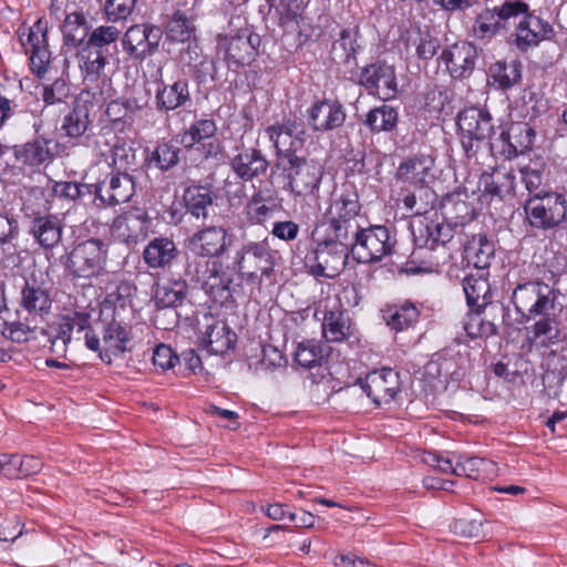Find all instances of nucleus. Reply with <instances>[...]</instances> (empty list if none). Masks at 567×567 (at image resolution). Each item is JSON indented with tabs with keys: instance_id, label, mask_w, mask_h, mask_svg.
<instances>
[{
	"instance_id": "nucleus-1",
	"label": "nucleus",
	"mask_w": 567,
	"mask_h": 567,
	"mask_svg": "<svg viewBox=\"0 0 567 567\" xmlns=\"http://www.w3.org/2000/svg\"><path fill=\"white\" fill-rule=\"evenodd\" d=\"M230 34H218L217 47L225 51L228 68L250 64L257 55L260 37L248 24L246 18L233 17L229 21Z\"/></svg>"
},
{
	"instance_id": "nucleus-2",
	"label": "nucleus",
	"mask_w": 567,
	"mask_h": 567,
	"mask_svg": "<svg viewBox=\"0 0 567 567\" xmlns=\"http://www.w3.org/2000/svg\"><path fill=\"white\" fill-rule=\"evenodd\" d=\"M461 145L467 158L476 157L485 142L491 143L495 123L491 113L483 107H466L457 114Z\"/></svg>"
},
{
	"instance_id": "nucleus-3",
	"label": "nucleus",
	"mask_w": 567,
	"mask_h": 567,
	"mask_svg": "<svg viewBox=\"0 0 567 567\" xmlns=\"http://www.w3.org/2000/svg\"><path fill=\"white\" fill-rule=\"evenodd\" d=\"M524 210L533 227L555 228L566 218L567 200L555 192H538L526 200Z\"/></svg>"
},
{
	"instance_id": "nucleus-4",
	"label": "nucleus",
	"mask_w": 567,
	"mask_h": 567,
	"mask_svg": "<svg viewBox=\"0 0 567 567\" xmlns=\"http://www.w3.org/2000/svg\"><path fill=\"white\" fill-rule=\"evenodd\" d=\"M276 167L286 174L291 192L298 196H307L318 189L323 175L318 162L302 156L282 157L281 162H276Z\"/></svg>"
},
{
	"instance_id": "nucleus-5",
	"label": "nucleus",
	"mask_w": 567,
	"mask_h": 567,
	"mask_svg": "<svg viewBox=\"0 0 567 567\" xmlns=\"http://www.w3.org/2000/svg\"><path fill=\"white\" fill-rule=\"evenodd\" d=\"M535 138L536 131L529 123L514 122L491 141L489 151L493 156L509 161L530 151Z\"/></svg>"
},
{
	"instance_id": "nucleus-6",
	"label": "nucleus",
	"mask_w": 567,
	"mask_h": 567,
	"mask_svg": "<svg viewBox=\"0 0 567 567\" xmlns=\"http://www.w3.org/2000/svg\"><path fill=\"white\" fill-rule=\"evenodd\" d=\"M551 295L547 285L530 281L518 285L513 291L512 300L518 312L532 319L554 310L555 297Z\"/></svg>"
},
{
	"instance_id": "nucleus-7",
	"label": "nucleus",
	"mask_w": 567,
	"mask_h": 567,
	"mask_svg": "<svg viewBox=\"0 0 567 567\" xmlns=\"http://www.w3.org/2000/svg\"><path fill=\"white\" fill-rule=\"evenodd\" d=\"M84 339L85 346L90 350L99 352L101 360L111 364L113 357L121 355L128 350L131 332L121 322L112 320L104 327L102 344L93 330H87L84 333Z\"/></svg>"
},
{
	"instance_id": "nucleus-8",
	"label": "nucleus",
	"mask_w": 567,
	"mask_h": 567,
	"mask_svg": "<svg viewBox=\"0 0 567 567\" xmlns=\"http://www.w3.org/2000/svg\"><path fill=\"white\" fill-rule=\"evenodd\" d=\"M265 133L276 150V162H281L282 157H298L296 153L303 147L307 138L303 123L291 118L267 126Z\"/></svg>"
},
{
	"instance_id": "nucleus-9",
	"label": "nucleus",
	"mask_w": 567,
	"mask_h": 567,
	"mask_svg": "<svg viewBox=\"0 0 567 567\" xmlns=\"http://www.w3.org/2000/svg\"><path fill=\"white\" fill-rule=\"evenodd\" d=\"M120 34V30L114 25H101L91 32L82 53L84 69L89 76L100 75L107 62L104 49L115 43Z\"/></svg>"
},
{
	"instance_id": "nucleus-10",
	"label": "nucleus",
	"mask_w": 567,
	"mask_h": 567,
	"mask_svg": "<svg viewBox=\"0 0 567 567\" xmlns=\"http://www.w3.org/2000/svg\"><path fill=\"white\" fill-rule=\"evenodd\" d=\"M199 346L210 354H224L234 349L236 333L224 321L205 315L199 326Z\"/></svg>"
},
{
	"instance_id": "nucleus-11",
	"label": "nucleus",
	"mask_w": 567,
	"mask_h": 567,
	"mask_svg": "<svg viewBox=\"0 0 567 567\" xmlns=\"http://www.w3.org/2000/svg\"><path fill=\"white\" fill-rule=\"evenodd\" d=\"M435 159L427 154H414L404 159L398 167L395 177L398 181L420 188L427 198L433 193L427 185L435 179Z\"/></svg>"
},
{
	"instance_id": "nucleus-12",
	"label": "nucleus",
	"mask_w": 567,
	"mask_h": 567,
	"mask_svg": "<svg viewBox=\"0 0 567 567\" xmlns=\"http://www.w3.org/2000/svg\"><path fill=\"white\" fill-rule=\"evenodd\" d=\"M47 33L48 21L41 18L29 29L25 40L23 37L20 38L22 45L30 53L31 70L40 79L47 73L51 60Z\"/></svg>"
},
{
	"instance_id": "nucleus-13",
	"label": "nucleus",
	"mask_w": 567,
	"mask_h": 567,
	"mask_svg": "<svg viewBox=\"0 0 567 567\" xmlns=\"http://www.w3.org/2000/svg\"><path fill=\"white\" fill-rule=\"evenodd\" d=\"M362 389L375 405L388 404L401 391L399 372L383 368L367 374Z\"/></svg>"
},
{
	"instance_id": "nucleus-14",
	"label": "nucleus",
	"mask_w": 567,
	"mask_h": 567,
	"mask_svg": "<svg viewBox=\"0 0 567 567\" xmlns=\"http://www.w3.org/2000/svg\"><path fill=\"white\" fill-rule=\"evenodd\" d=\"M163 31L151 24H135L127 29L122 44L123 49L135 59H144L157 50Z\"/></svg>"
},
{
	"instance_id": "nucleus-15",
	"label": "nucleus",
	"mask_w": 567,
	"mask_h": 567,
	"mask_svg": "<svg viewBox=\"0 0 567 567\" xmlns=\"http://www.w3.org/2000/svg\"><path fill=\"white\" fill-rule=\"evenodd\" d=\"M360 84L383 101L394 97L398 92L394 69L385 63H373L363 68Z\"/></svg>"
},
{
	"instance_id": "nucleus-16",
	"label": "nucleus",
	"mask_w": 567,
	"mask_h": 567,
	"mask_svg": "<svg viewBox=\"0 0 567 567\" xmlns=\"http://www.w3.org/2000/svg\"><path fill=\"white\" fill-rule=\"evenodd\" d=\"M308 122L316 132H329L341 127L346 121L343 105L336 99L316 101L308 110Z\"/></svg>"
},
{
	"instance_id": "nucleus-17",
	"label": "nucleus",
	"mask_w": 567,
	"mask_h": 567,
	"mask_svg": "<svg viewBox=\"0 0 567 567\" xmlns=\"http://www.w3.org/2000/svg\"><path fill=\"white\" fill-rule=\"evenodd\" d=\"M477 55L473 43L460 41L443 50L441 59L454 79H467L475 69Z\"/></svg>"
},
{
	"instance_id": "nucleus-18",
	"label": "nucleus",
	"mask_w": 567,
	"mask_h": 567,
	"mask_svg": "<svg viewBox=\"0 0 567 567\" xmlns=\"http://www.w3.org/2000/svg\"><path fill=\"white\" fill-rule=\"evenodd\" d=\"M134 181L126 173H112L95 184L96 197L107 206H116L128 202L134 194Z\"/></svg>"
},
{
	"instance_id": "nucleus-19",
	"label": "nucleus",
	"mask_w": 567,
	"mask_h": 567,
	"mask_svg": "<svg viewBox=\"0 0 567 567\" xmlns=\"http://www.w3.org/2000/svg\"><path fill=\"white\" fill-rule=\"evenodd\" d=\"M553 35V27L547 20L528 12L516 27L515 44L519 51L526 52Z\"/></svg>"
},
{
	"instance_id": "nucleus-20",
	"label": "nucleus",
	"mask_w": 567,
	"mask_h": 567,
	"mask_svg": "<svg viewBox=\"0 0 567 567\" xmlns=\"http://www.w3.org/2000/svg\"><path fill=\"white\" fill-rule=\"evenodd\" d=\"M358 227H352L348 221L318 225L312 231V240L318 247L340 246L342 248H355Z\"/></svg>"
},
{
	"instance_id": "nucleus-21",
	"label": "nucleus",
	"mask_w": 567,
	"mask_h": 567,
	"mask_svg": "<svg viewBox=\"0 0 567 567\" xmlns=\"http://www.w3.org/2000/svg\"><path fill=\"white\" fill-rule=\"evenodd\" d=\"M471 196L464 188H456L445 195L441 203L444 219L453 226H464L476 216V208L470 202Z\"/></svg>"
},
{
	"instance_id": "nucleus-22",
	"label": "nucleus",
	"mask_w": 567,
	"mask_h": 567,
	"mask_svg": "<svg viewBox=\"0 0 567 567\" xmlns=\"http://www.w3.org/2000/svg\"><path fill=\"white\" fill-rule=\"evenodd\" d=\"M380 251L381 254L379 255L372 254L371 250H313L312 254L313 258L318 261L319 274L331 277L333 274L326 272L329 268V257L341 266L350 265L351 260L354 264H370L380 261L384 255L390 254L392 250Z\"/></svg>"
},
{
	"instance_id": "nucleus-23",
	"label": "nucleus",
	"mask_w": 567,
	"mask_h": 567,
	"mask_svg": "<svg viewBox=\"0 0 567 567\" xmlns=\"http://www.w3.org/2000/svg\"><path fill=\"white\" fill-rule=\"evenodd\" d=\"M360 210L359 195L353 185L343 184L332 193L328 215L333 223H350L359 215Z\"/></svg>"
},
{
	"instance_id": "nucleus-24",
	"label": "nucleus",
	"mask_w": 567,
	"mask_h": 567,
	"mask_svg": "<svg viewBox=\"0 0 567 567\" xmlns=\"http://www.w3.org/2000/svg\"><path fill=\"white\" fill-rule=\"evenodd\" d=\"M269 162L257 148H246L234 156L230 167L234 173L244 181H251L255 177L266 174Z\"/></svg>"
},
{
	"instance_id": "nucleus-25",
	"label": "nucleus",
	"mask_w": 567,
	"mask_h": 567,
	"mask_svg": "<svg viewBox=\"0 0 567 567\" xmlns=\"http://www.w3.org/2000/svg\"><path fill=\"white\" fill-rule=\"evenodd\" d=\"M105 254L102 250H71L65 266L78 277L89 278L103 267Z\"/></svg>"
},
{
	"instance_id": "nucleus-26",
	"label": "nucleus",
	"mask_w": 567,
	"mask_h": 567,
	"mask_svg": "<svg viewBox=\"0 0 567 567\" xmlns=\"http://www.w3.org/2000/svg\"><path fill=\"white\" fill-rule=\"evenodd\" d=\"M190 101L188 81L179 79L172 84L161 83L156 91L155 104L158 111H174Z\"/></svg>"
},
{
	"instance_id": "nucleus-27",
	"label": "nucleus",
	"mask_w": 567,
	"mask_h": 567,
	"mask_svg": "<svg viewBox=\"0 0 567 567\" xmlns=\"http://www.w3.org/2000/svg\"><path fill=\"white\" fill-rule=\"evenodd\" d=\"M92 109L93 104L91 102L76 99L72 110L62 120L61 132L71 138L83 136L92 123L90 118Z\"/></svg>"
},
{
	"instance_id": "nucleus-28",
	"label": "nucleus",
	"mask_w": 567,
	"mask_h": 567,
	"mask_svg": "<svg viewBox=\"0 0 567 567\" xmlns=\"http://www.w3.org/2000/svg\"><path fill=\"white\" fill-rule=\"evenodd\" d=\"M217 199V194L210 184L192 185L184 192L187 210L195 217L206 218L207 208Z\"/></svg>"
},
{
	"instance_id": "nucleus-29",
	"label": "nucleus",
	"mask_w": 567,
	"mask_h": 567,
	"mask_svg": "<svg viewBox=\"0 0 567 567\" xmlns=\"http://www.w3.org/2000/svg\"><path fill=\"white\" fill-rule=\"evenodd\" d=\"M90 328V315L86 312L74 311L62 318L58 336L52 341V348L65 351V347L71 342L73 332H86Z\"/></svg>"
},
{
	"instance_id": "nucleus-30",
	"label": "nucleus",
	"mask_w": 567,
	"mask_h": 567,
	"mask_svg": "<svg viewBox=\"0 0 567 567\" xmlns=\"http://www.w3.org/2000/svg\"><path fill=\"white\" fill-rule=\"evenodd\" d=\"M522 69L520 61L516 59L496 61L488 69V78L497 89L505 91L520 82Z\"/></svg>"
},
{
	"instance_id": "nucleus-31",
	"label": "nucleus",
	"mask_w": 567,
	"mask_h": 567,
	"mask_svg": "<svg viewBox=\"0 0 567 567\" xmlns=\"http://www.w3.org/2000/svg\"><path fill=\"white\" fill-rule=\"evenodd\" d=\"M50 140L35 138L14 147L16 158L25 165H40L52 157L49 148Z\"/></svg>"
},
{
	"instance_id": "nucleus-32",
	"label": "nucleus",
	"mask_w": 567,
	"mask_h": 567,
	"mask_svg": "<svg viewBox=\"0 0 567 567\" xmlns=\"http://www.w3.org/2000/svg\"><path fill=\"white\" fill-rule=\"evenodd\" d=\"M195 30L193 20L187 18L184 12L177 10L165 24V37L172 43H185L194 38Z\"/></svg>"
},
{
	"instance_id": "nucleus-33",
	"label": "nucleus",
	"mask_w": 567,
	"mask_h": 567,
	"mask_svg": "<svg viewBox=\"0 0 567 567\" xmlns=\"http://www.w3.org/2000/svg\"><path fill=\"white\" fill-rule=\"evenodd\" d=\"M32 234L42 248H53L61 239L62 227L56 217H39L33 220Z\"/></svg>"
},
{
	"instance_id": "nucleus-34",
	"label": "nucleus",
	"mask_w": 567,
	"mask_h": 567,
	"mask_svg": "<svg viewBox=\"0 0 567 567\" xmlns=\"http://www.w3.org/2000/svg\"><path fill=\"white\" fill-rule=\"evenodd\" d=\"M382 312L386 324L395 331L408 329L413 326L420 317L417 308L409 302H405L400 307L390 306L382 310Z\"/></svg>"
},
{
	"instance_id": "nucleus-35",
	"label": "nucleus",
	"mask_w": 567,
	"mask_h": 567,
	"mask_svg": "<svg viewBox=\"0 0 567 567\" xmlns=\"http://www.w3.org/2000/svg\"><path fill=\"white\" fill-rule=\"evenodd\" d=\"M322 333L329 342H340L350 334V323L343 310H329L322 322Z\"/></svg>"
},
{
	"instance_id": "nucleus-36",
	"label": "nucleus",
	"mask_w": 567,
	"mask_h": 567,
	"mask_svg": "<svg viewBox=\"0 0 567 567\" xmlns=\"http://www.w3.org/2000/svg\"><path fill=\"white\" fill-rule=\"evenodd\" d=\"M399 122L398 110L389 104L374 107L367 114L364 124L372 133L393 131Z\"/></svg>"
},
{
	"instance_id": "nucleus-37",
	"label": "nucleus",
	"mask_w": 567,
	"mask_h": 567,
	"mask_svg": "<svg viewBox=\"0 0 567 567\" xmlns=\"http://www.w3.org/2000/svg\"><path fill=\"white\" fill-rule=\"evenodd\" d=\"M458 467L462 475L472 480H492L498 468L493 461L481 457H464L458 455Z\"/></svg>"
},
{
	"instance_id": "nucleus-38",
	"label": "nucleus",
	"mask_w": 567,
	"mask_h": 567,
	"mask_svg": "<svg viewBox=\"0 0 567 567\" xmlns=\"http://www.w3.org/2000/svg\"><path fill=\"white\" fill-rule=\"evenodd\" d=\"M87 22L82 12L66 14L62 25L64 45L73 48L81 45L87 37Z\"/></svg>"
},
{
	"instance_id": "nucleus-39",
	"label": "nucleus",
	"mask_w": 567,
	"mask_h": 567,
	"mask_svg": "<svg viewBox=\"0 0 567 567\" xmlns=\"http://www.w3.org/2000/svg\"><path fill=\"white\" fill-rule=\"evenodd\" d=\"M358 30L344 29L340 32L339 38L333 42L331 54L337 63L349 64L355 60L358 51Z\"/></svg>"
},
{
	"instance_id": "nucleus-40",
	"label": "nucleus",
	"mask_w": 567,
	"mask_h": 567,
	"mask_svg": "<svg viewBox=\"0 0 567 567\" xmlns=\"http://www.w3.org/2000/svg\"><path fill=\"white\" fill-rule=\"evenodd\" d=\"M515 176L512 173L496 171L494 173H483L480 183L483 185V194L498 197L502 199L514 185Z\"/></svg>"
},
{
	"instance_id": "nucleus-41",
	"label": "nucleus",
	"mask_w": 567,
	"mask_h": 567,
	"mask_svg": "<svg viewBox=\"0 0 567 567\" xmlns=\"http://www.w3.org/2000/svg\"><path fill=\"white\" fill-rule=\"evenodd\" d=\"M463 290L467 305L471 308L477 307V309H480L482 306L486 305L485 298L489 290V286L483 274L478 277H475L472 274L467 275L463 279Z\"/></svg>"
},
{
	"instance_id": "nucleus-42",
	"label": "nucleus",
	"mask_w": 567,
	"mask_h": 567,
	"mask_svg": "<svg viewBox=\"0 0 567 567\" xmlns=\"http://www.w3.org/2000/svg\"><path fill=\"white\" fill-rule=\"evenodd\" d=\"M468 361V351H455L454 349L446 350L441 357L439 362V373L445 378L457 379L460 372L465 369Z\"/></svg>"
},
{
	"instance_id": "nucleus-43",
	"label": "nucleus",
	"mask_w": 567,
	"mask_h": 567,
	"mask_svg": "<svg viewBox=\"0 0 567 567\" xmlns=\"http://www.w3.org/2000/svg\"><path fill=\"white\" fill-rule=\"evenodd\" d=\"M546 171L547 163L540 155L534 156L527 165L520 168L523 182L530 194L543 185Z\"/></svg>"
},
{
	"instance_id": "nucleus-44",
	"label": "nucleus",
	"mask_w": 567,
	"mask_h": 567,
	"mask_svg": "<svg viewBox=\"0 0 567 567\" xmlns=\"http://www.w3.org/2000/svg\"><path fill=\"white\" fill-rule=\"evenodd\" d=\"M216 124L213 120L203 118L195 121L187 131L182 134L181 143L186 147L190 148L196 143L205 138H209L216 133Z\"/></svg>"
},
{
	"instance_id": "nucleus-45",
	"label": "nucleus",
	"mask_w": 567,
	"mask_h": 567,
	"mask_svg": "<svg viewBox=\"0 0 567 567\" xmlns=\"http://www.w3.org/2000/svg\"><path fill=\"white\" fill-rule=\"evenodd\" d=\"M22 305L29 312L44 313L51 308V299L44 289L27 285L22 290Z\"/></svg>"
},
{
	"instance_id": "nucleus-46",
	"label": "nucleus",
	"mask_w": 567,
	"mask_h": 567,
	"mask_svg": "<svg viewBox=\"0 0 567 567\" xmlns=\"http://www.w3.org/2000/svg\"><path fill=\"white\" fill-rule=\"evenodd\" d=\"M390 233L386 227L375 225L361 229L357 234V245L365 248H391Z\"/></svg>"
},
{
	"instance_id": "nucleus-47",
	"label": "nucleus",
	"mask_w": 567,
	"mask_h": 567,
	"mask_svg": "<svg viewBox=\"0 0 567 567\" xmlns=\"http://www.w3.org/2000/svg\"><path fill=\"white\" fill-rule=\"evenodd\" d=\"M150 164L165 172L176 166L179 162V148L172 143H159L148 157Z\"/></svg>"
},
{
	"instance_id": "nucleus-48",
	"label": "nucleus",
	"mask_w": 567,
	"mask_h": 567,
	"mask_svg": "<svg viewBox=\"0 0 567 567\" xmlns=\"http://www.w3.org/2000/svg\"><path fill=\"white\" fill-rule=\"evenodd\" d=\"M540 317L533 326V341L540 340L542 346H547L549 342L558 339L559 329L558 321L555 317L549 316V311L547 315H538Z\"/></svg>"
},
{
	"instance_id": "nucleus-49",
	"label": "nucleus",
	"mask_w": 567,
	"mask_h": 567,
	"mask_svg": "<svg viewBox=\"0 0 567 567\" xmlns=\"http://www.w3.org/2000/svg\"><path fill=\"white\" fill-rule=\"evenodd\" d=\"M458 455L453 453L452 457H450L435 452H425L422 455V462L442 473L462 476L458 467Z\"/></svg>"
},
{
	"instance_id": "nucleus-50",
	"label": "nucleus",
	"mask_w": 567,
	"mask_h": 567,
	"mask_svg": "<svg viewBox=\"0 0 567 567\" xmlns=\"http://www.w3.org/2000/svg\"><path fill=\"white\" fill-rule=\"evenodd\" d=\"M323 359L321 348L315 341L298 343L295 351V361L302 368L311 369L320 364Z\"/></svg>"
},
{
	"instance_id": "nucleus-51",
	"label": "nucleus",
	"mask_w": 567,
	"mask_h": 567,
	"mask_svg": "<svg viewBox=\"0 0 567 567\" xmlns=\"http://www.w3.org/2000/svg\"><path fill=\"white\" fill-rule=\"evenodd\" d=\"M190 243L199 245L200 248H226V230L217 226L207 227L197 231Z\"/></svg>"
},
{
	"instance_id": "nucleus-52",
	"label": "nucleus",
	"mask_w": 567,
	"mask_h": 567,
	"mask_svg": "<svg viewBox=\"0 0 567 567\" xmlns=\"http://www.w3.org/2000/svg\"><path fill=\"white\" fill-rule=\"evenodd\" d=\"M503 29V23L499 22L494 9H487L480 13L474 22V33L481 38H491Z\"/></svg>"
},
{
	"instance_id": "nucleus-53",
	"label": "nucleus",
	"mask_w": 567,
	"mask_h": 567,
	"mask_svg": "<svg viewBox=\"0 0 567 567\" xmlns=\"http://www.w3.org/2000/svg\"><path fill=\"white\" fill-rule=\"evenodd\" d=\"M70 94V84L63 79H56L43 87L42 99L45 105H53L65 102Z\"/></svg>"
},
{
	"instance_id": "nucleus-54",
	"label": "nucleus",
	"mask_w": 567,
	"mask_h": 567,
	"mask_svg": "<svg viewBox=\"0 0 567 567\" xmlns=\"http://www.w3.org/2000/svg\"><path fill=\"white\" fill-rule=\"evenodd\" d=\"M137 0H106L104 11L109 21L125 20L133 12Z\"/></svg>"
},
{
	"instance_id": "nucleus-55",
	"label": "nucleus",
	"mask_w": 567,
	"mask_h": 567,
	"mask_svg": "<svg viewBox=\"0 0 567 567\" xmlns=\"http://www.w3.org/2000/svg\"><path fill=\"white\" fill-rule=\"evenodd\" d=\"M528 4L522 0H508L493 9L504 28L505 23L511 19H516L519 16L525 17L528 13Z\"/></svg>"
},
{
	"instance_id": "nucleus-56",
	"label": "nucleus",
	"mask_w": 567,
	"mask_h": 567,
	"mask_svg": "<svg viewBox=\"0 0 567 567\" xmlns=\"http://www.w3.org/2000/svg\"><path fill=\"white\" fill-rule=\"evenodd\" d=\"M451 529L455 535L470 538H478L484 536L483 520L475 518L462 517L455 519L451 525Z\"/></svg>"
},
{
	"instance_id": "nucleus-57",
	"label": "nucleus",
	"mask_w": 567,
	"mask_h": 567,
	"mask_svg": "<svg viewBox=\"0 0 567 567\" xmlns=\"http://www.w3.org/2000/svg\"><path fill=\"white\" fill-rule=\"evenodd\" d=\"M269 3V16L276 20L278 25L286 27L293 22L297 18L296 12L290 8L287 0H280L278 3H274V0H267Z\"/></svg>"
},
{
	"instance_id": "nucleus-58",
	"label": "nucleus",
	"mask_w": 567,
	"mask_h": 567,
	"mask_svg": "<svg viewBox=\"0 0 567 567\" xmlns=\"http://www.w3.org/2000/svg\"><path fill=\"white\" fill-rule=\"evenodd\" d=\"M84 189L90 192L89 186L75 182H56L52 187L54 195L61 198L76 200L84 194Z\"/></svg>"
},
{
	"instance_id": "nucleus-59",
	"label": "nucleus",
	"mask_w": 567,
	"mask_h": 567,
	"mask_svg": "<svg viewBox=\"0 0 567 567\" xmlns=\"http://www.w3.org/2000/svg\"><path fill=\"white\" fill-rule=\"evenodd\" d=\"M32 329L22 322H4L1 334L13 342H25L29 340Z\"/></svg>"
},
{
	"instance_id": "nucleus-60",
	"label": "nucleus",
	"mask_w": 567,
	"mask_h": 567,
	"mask_svg": "<svg viewBox=\"0 0 567 567\" xmlns=\"http://www.w3.org/2000/svg\"><path fill=\"white\" fill-rule=\"evenodd\" d=\"M183 293L181 290H176L166 285L157 286L155 291V301L158 307L168 308L175 307L182 302Z\"/></svg>"
},
{
	"instance_id": "nucleus-61",
	"label": "nucleus",
	"mask_w": 567,
	"mask_h": 567,
	"mask_svg": "<svg viewBox=\"0 0 567 567\" xmlns=\"http://www.w3.org/2000/svg\"><path fill=\"white\" fill-rule=\"evenodd\" d=\"M422 195L424 193L419 188V193H409L406 194L402 202L404 207L413 213L414 215L422 216L429 212L432 207V204L427 200H423Z\"/></svg>"
},
{
	"instance_id": "nucleus-62",
	"label": "nucleus",
	"mask_w": 567,
	"mask_h": 567,
	"mask_svg": "<svg viewBox=\"0 0 567 567\" xmlns=\"http://www.w3.org/2000/svg\"><path fill=\"white\" fill-rule=\"evenodd\" d=\"M177 361L178 357L166 344L157 346L153 352V363L162 370L173 368Z\"/></svg>"
},
{
	"instance_id": "nucleus-63",
	"label": "nucleus",
	"mask_w": 567,
	"mask_h": 567,
	"mask_svg": "<svg viewBox=\"0 0 567 567\" xmlns=\"http://www.w3.org/2000/svg\"><path fill=\"white\" fill-rule=\"evenodd\" d=\"M472 321L473 322L465 323L464 326V329L471 338L489 337L497 333V328L493 322L482 321L478 317L472 318Z\"/></svg>"
},
{
	"instance_id": "nucleus-64",
	"label": "nucleus",
	"mask_w": 567,
	"mask_h": 567,
	"mask_svg": "<svg viewBox=\"0 0 567 567\" xmlns=\"http://www.w3.org/2000/svg\"><path fill=\"white\" fill-rule=\"evenodd\" d=\"M440 48V41L430 33L420 34L416 54L422 60L432 59Z\"/></svg>"
}]
</instances>
